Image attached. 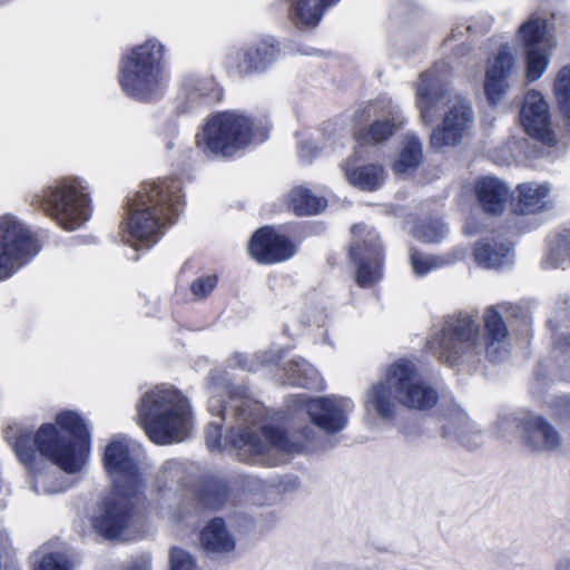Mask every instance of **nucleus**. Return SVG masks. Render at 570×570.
Masks as SVG:
<instances>
[{
  "label": "nucleus",
  "mask_w": 570,
  "mask_h": 570,
  "mask_svg": "<svg viewBox=\"0 0 570 570\" xmlns=\"http://www.w3.org/2000/svg\"><path fill=\"white\" fill-rule=\"evenodd\" d=\"M483 322L485 344L476 320L470 314L460 313L449 317L430 338V351L451 366L478 360L483 350L490 361H501L509 353V333L497 307L490 306L484 311Z\"/></svg>",
  "instance_id": "1"
},
{
  "label": "nucleus",
  "mask_w": 570,
  "mask_h": 570,
  "mask_svg": "<svg viewBox=\"0 0 570 570\" xmlns=\"http://www.w3.org/2000/svg\"><path fill=\"white\" fill-rule=\"evenodd\" d=\"M58 429L43 424L32 438L22 429L9 428L6 438L12 443L20 462L30 466L36 449L67 473H77L86 464L90 450V434L82 419L67 411L57 415Z\"/></svg>",
  "instance_id": "2"
},
{
  "label": "nucleus",
  "mask_w": 570,
  "mask_h": 570,
  "mask_svg": "<svg viewBox=\"0 0 570 570\" xmlns=\"http://www.w3.org/2000/svg\"><path fill=\"white\" fill-rule=\"evenodd\" d=\"M449 73L446 63H438L421 75L416 86V107L423 122L431 124L436 117V110L443 109L442 122L430 136L433 148L460 144L470 135L474 124L469 100L450 90Z\"/></svg>",
  "instance_id": "3"
},
{
  "label": "nucleus",
  "mask_w": 570,
  "mask_h": 570,
  "mask_svg": "<svg viewBox=\"0 0 570 570\" xmlns=\"http://www.w3.org/2000/svg\"><path fill=\"white\" fill-rule=\"evenodd\" d=\"M183 204L180 183L176 179L147 181L127 203L126 230L132 240L154 245L166 222L178 214Z\"/></svg>",
  "instance_id": "4"
},
{
  "label": "nucleus",
  "mask_w": 570,
  "mask_h": 570,
  "mask_svg": "<svg viewBox=\"0 0 570 570\" xmlns=\"http://www.w3.org/2000/svg\"><path fill=\"white\" fill-rule=\"evenodd\" d=\"M438 400V392L425 381L415 364L402 358L387 368L383 381L367 390L365 407L382 419H390L395 414L397 405L426 410L434 406Z\"/></svg>",
  "instance_id": "5"
},
{
  "label": "nucleus",
  "mask_w": 570,
  "mask_h": 570,
  "mask_svg": "<svg viewBox=\"0 0 570 570\" xmlns=\"http://www.w3.org/2000/svg\"><path fill=\"white\" fill-rule=\"evenodd\" d=\"M137 410L139 423L154 443L180 442L191 430L189 402L171 386L159 385L145 392Z\"/></svg>",
  "instance_id": "6"
},
{
  "label": "nucleus",
  "mask_w": 570,
  "mask_h": 570,
  "mask_svg": "<svg viewBox=\"0 0 570 570\" xmlns=\"http://www.w3.org/2000/svg\"><path fill=\"white\" fill-rule=\"evenodd\" d=\"M236 407L238 428L233 430L232 443L235 448L261 456L265 464H278L286 454L299 451V445L288 439L279 429L259 424L262 407L250 399L237 400L230 396Z\"/></svg>",
  "instance_id": "7"
},
{
  "label": "nucleus",
  "mask_w": 570,
  "mask_h": 570,
  "mask_svg": "<svg viewBox=\"0 0 570 570\" xmlns=\"http://www.w3.org/2000/svg\"><path fill=\"white\" fill-rule=\"evenodd\" d=\"M164 52L157 39H148L122 58L119 80L129 97L151 100L163 96L168 81Z\"/></svg>",
  "instance_id": "8"
},
{
  "label": "nucleus",
  "mask_w": 570,
  "mask_h": 570,
  "mask_svg": "<svg viewBox=\"0 0 570 570\" xmlns=\"http://www.w3.org/2000/svg\"><path fill=\"white\" fill-rule=\"evenodd\" d=\"M33 203L66 230L79 228L90 217L89 191L77 178L55 183L35 196Z\"/></svg>",
  "instance_id": "9"
},
{
  "label": "nucleus",
  "mask_w": 570,
  "mask_h": 570,
  "mask_svg": "<svg viewBox=\"0 0 570 570\" xmlns=\"http://www.w3.org/2000/svg\"><path fill=\"white\" fill-rule=\"evenodd\" d=\"M253 124L244 115L225 111L209 118L197 135V146L206 156L229 157L253 139Z\"/></svg>",
  "instance_id": "10"
},
{
  "label": "nucleus",
  "mask_w": 570,
  "mask_h": 570,
  "mask_svg": "<svg viewBox=\"0 0 570 570\" xmlns=\"http://www.w3.org/2000/svg\"><path fill=\"white\" fill-rule=\"evenodd\" d=\"M114 488L115 491L101 501L92 525L107 539L128 540L139 520L140 491Z\"/></svg>",
  "instance_id": "11"
},
{
  "label": "nucleus",
  "mask_w": 570,
  "mask_h": 570,
  "mask_svg": "<svg viewBox=\"0 0 570 570\" xmlns=\"http://www.w3.org/2000/svg\"><path fill=\"white\" fill-rule=\"evenodd\" d=\"M39 252L37 239L21 220L0 216V281L14 274Z\"/></svg>",
  "instance_id": "12"
},
{
  "label": "nucleus",
  "mask_w": 570,
  "mask_h": 570,
  "mask_svg": "<svg viewBox=\"0 0 570 570\" xmlns=\"http://www.w3.org/2000/svg\"><path fill=\"white\" fill-rule=\"evenodd\" d=\"M517 41L524 52L528 81L538 80L547 71L550 56L557 46L554 38L548 33L546 19L531 16L519 27Z\"/></svg>",
  "instance_id": "13"
},
{
  "label": "nucleus",
  "mask_w": 570,
  "mask_h": 570,
  "mask_svg": "<svg viewBox=\"0 0 570 570\" xmlns=\"http://www.w3.org/2000/svg\"><path fill=\"white\" fill-rule=\"evenodd\" d=\"M293 407L306 409L311 421L327 434L344 430L354 410L351 399L340 395L309 397L306 394L291 396Z\"/></svg>",
  "instance_id": "14"
},
{
  "label": "nucleus",
  "mask_w": 570,
  "mask_h": 570,
  "mask_svg": "<svg viewBox=\"0 0 570 570\" xmlns=\"http://www.w3.org/2000/svg\"><path fill=\"white\" fill-rule=\"evenodd\" d=\"M139 452V446L125 435L114 436L106 445L104 464L114 487L141 491L144 484L137 465Z\"/></svg>",
  "instance_id": "15"
},
{
  "label": "nucleus",
  "mask_w": 570,
  "mask_h": 570,
  "mask_svg": "<svg viewBox=\"0 0 570 570\" xmlns=\"http://www.w3.org/2000/svg\"><path fill=\"white\" fill-rule=\"evenodd\" d=\"M357 121L372 120L364 132H357L356 139L364 145H375L386 140L400 130L405 119L399 108L390 99H381L368 104L355 115Z\"/></svg>",
  "instance_id": "16"
},
{
  "label": "nucleus",
  "mask_w": 570,
  "mask_h": 570,
  "mask_svg": "<svg viewBox=\"0 0 570 570\" xmlns=\"http://www.w3.org/2000/svg\"><path fill=\"white\" fill-rule=\"evenodd\" d=\"M352 234L356 240L350 255L357 264L356 282L362 287L376 283L382 275V247L376 233L363 225H354Z\"/></svg>",
  "instance_id": "17"
},
{
  "label": "nucleus",
  "mask_w": 570,
  "mask_h": 570,
  "mask_svg": "<svg viewBox=\"0 0 570 570\" xmlns=\"http://www.w3.org/2000/svg\"><path fill=\"white\" fill-rule=\"evenodd\" d=\"M520 122L529 136L544 145H554L556 138L550 127L549 106L540 92L532 90L527 94L520 111Z\"/></svg>",
  "instance_id": "18"
},
{
  "label": "nucleus",
  "mask_w": 570,
  "mask_h": 570,
  "mask_svg": "<svg viewBox=\"0 0 570 570\" xmlns=\"http://www.w3.org/2000/svg\"><path fill=\"white\" fill-rule=\"evenodd\" d=\"M250 256L258 263L273 264L291 258L295 253L294 245L273 227L258 229L248 244Z\"/></svg>",
  "instance_id": "19"
},
{
  "label": "nucleus",
  "mask_w": 570,
  "mask_h": 570,
  "mask_svg": "<svg viewBox=\"0 0 570 570\" xmlns=\"http://www.w3.org/2000/svg\"><path fill=\"white\" fill-rule=\"evenodd\" d=\"M515 68V56L509 45L500 46L485 69L484 91L491 105H497L509 89L508 79Z\"/></svg>",
  "instance_id": "20"
},
{
  "label": "nucleus",
  "mask_w": 570,
  "mask_h": 570,
  "mask_svg": "<svg viewBox=\"0 0 570 570\" xmlns=\"http://www.w3.org/2000/svg\"><path fill=\"white\" fill-rule=\"evenodd\" d=\"M279 57V49L271 40H262L235 51L230 67L239 76L263 72Z\"/></svg>",
  "instance_id": "21"
},
{
  "label": "nucleus",
  "mask_w": 570,
  "mask_h": 570,
  "mask_svg": "<svg viewBox=\"0 0 570 570\" xmlns=\"http://www.w3.org/2000/svg\"><path fill=\"white\" fill-rule=\"evenodd\" d=\"M340 0H291L288 18L299 30L314 29L325 10Z\"/></svg>",
  "instance_id": "22"
},
{
  "label": "nucleus",
  "mask_w": 570,
  "mask_h": 570,
  "mask_svg": "<svg viewBox=\"0 0 570 570\" xmlns=\"http://www.w3.org/2000/svg\"><path fill=\"white\" fill-rule=\"evenodd\" d=\"M523 442L532 450L553 451L561 445L556 429L542 417H532L523 423Z\"/></svg>",
  "instance_id": "23"
},
{
  "label": "nucleus",
  "mask_w": 570,
  "mask_h": 570,
  "mask_svg": "<svg viewBox=\"0 0 570 570\" xmlns=\"http://www.w3.org/2000/svg\"><path fill=\"white\" fill-rule=\"evenodd\" d=\"M549 194L550 188L546 184H520L518 186V198L513 205V212L520 215L542 212L551 204Z\"/></svg>",
  "instance_id": "24"
},
{
  "label": "nucleus",
  "mask_w": 570,
  "mask_h": 570,
  "mask_svg": "<svg viewBox=\"0 0 570 570\" xmlns=\"http://www.w3.org/2000/svg\"><path fill=\"white\" fill-rule=\"evenodd\" d=\"M475 262L487 268H501L512 263L511 247L495 238H484L474 247Z\"/></svg>",
  "instance_id": "25"
},
{
  "label": "nucleus",
  "mask_w": 570,
  "mask_h": 570,
  "mask_svg": "<svg viewBox=\"0 0 570 570\" xmlns=\"http://www.w3.org/2000/svg\"><path fill=\"white\" fill-rule=\"evenodd\" d=\"M476 196L485 212L500 214L510 196L505 184L493 177L480 179L475 187Z\"/></svg>",
  "instance_id": "26"
},
{
  "label": "nucleus",
  "mask_w": 570,
  "mask_h": 570,
  "mask_svg": "<svg viewBox=\"0 0 570 570\" xmlns=\"http://www.w3.org/2000/svg\"><path fill=\"white\" fill-rule=\"evenodd\" d=\"M200 543L208 552L226 553L235 548V540L222 519H213L200 533Z\"/></svg>",
  "instance_id": "27"
},
{
  "label": "nucleus",
  "mask_w": 570,
  "mask_h": 570,
  "mask_svg": "<svg viewBox=\"0 0 570 570\" xmlns=\"http://www.w3.org/2000/svg\"><path fill=\"white\" fill-rule=\"evenodd\" d=\"M445 439H456L464 446L475 449L481 443V432L474 426L470 419L464 414H456L451 417L443 428Z\"/></svg>",
  "instance_id": "28"
},
{
  "label": "nucleus",
  "mask_w": 570,
  "mask_h": 570,
  "mask_svg": "<svg viewBox=\"0 0 570 570\" xmlns=\"http://www.w3.org/2000/svg\"><path fill=\"white\" fill-rule=\"evenodd\" d=\"M285 382L293 386L306 389L323 386L318 372L303 358H293L286 364Z\"/></svg>",
  "instance_id": "29"
},
{
  "label": "nucleus",
  "mask_w": 570,
  "mask_h": 570,
  "mask_svg": "<svg viewBox=\"0 0 570 570\" xmlns=\"http://www.w3.org/2000/svg\"><path fill=\"white\" fill-rule=\"evenodd\" d=\"M344 170L348 183L363 190H375L385 179L383 167L377 165L361 166L355 169L346 166Z\"/></svg>",
  "instance_id": "30"
},
{
  "label": "nucleus",
  "mask_w": 570,
  "mask_h": 570,
  "mask_svg": "<svg viewBox=\"0 0 570 570\" xmlns=\"http://www.w3.org/2000/svg\"><path fill=\"white\" fill-rule=\"evenodd\" d=\"M327 205L326 199L317 197L311 190L297 187L289 194V206L298 216L316 215Z\"/></svg>",
  "instance_id": "31"
},
{
  "label": "nucleus",
  "mask_w": 570,
  "mask_h": 570,
  "mask_svg": "<svg viewBox=\"0 0 570 570\" xmlns=\"http://www.w3.org/2000/svg\"><path fill=\"white\" fill-rule=\"evenodd\" d=\"M462 257V252H455L444 256H432L412 250L410 254V262L413 274L422 277L430 271L453 264Z\"/></svg>",
  "instance_id": "32"
},
{
  "label": "nucleus",
  "mask_w": 570,
  "mask_h": 570,
  "mask_svg": "<svg viewBox=\"0 0 570 570\" xmlns=\"http://www.w3.org/2000/svg\"><path fill=\"white\" fill-rule=\"evenodd\" d=\"M422 161V145L414 135L404 137V146L401 149L399 159L394 163V171L404 174L407 170L415 169Z\"/></svg>",
  "instance_id": "33"
},
{
  "label": "nucleus",
  "mask_w": 570,
  "mask_h": 570,
  "mask_svg": "<svg viewBox=\"0 0 570 570\" xmlns=\"http://www.w3.org/2000/svg\"><path fill=\"white\" fill-rule=\"evenodd\" d=\"M183 86L190 101L210 102L218 99V90L212 78L189 76L184 80Z\"/></svg>",
  "instance_id": "34"
},
{
  "label": "nucleus",
  "mask_w": 570,
  "mask_h": 570,
  "mask_svg": "<svg viewBox=\"0 0 570 570\" xmlns=\"http://www.w3.org/2000/svg\"><path fill=\"white\" fill-rule=\"evenodd\" d=\"M553 92L560 108L570 118V65L558 71L553 83Z\"/></svg>",
  "instance_id": "35"
},
{
  "label": "nucleus",
  "mask_w": 570,
  "mask_h": 570,
  "mask_svg": "<svg viewBox=\"0 0 570 570\" xmlns=\"http://www.w3.org/2000/svg\"><path fill=\"white\" fill-rule=\"evenodd\" d=\"M32 570H69L67 560L57 552L38 550L31 557Z\"/></svg>",
  "instance_id": "36"
},
{
  "label": "nucleus",
  "mask_w": 570,
  "mask_h": 570,
  "mask_svg": "<svg viewBox=\"0 0 570 570\" xmlns=\"http://www.w3.org/2000/svg\"><path fill=\"white\" fill-rule=\"evenodd\" d=\"M448 229L440 219H431L425 223L419 224L414 228V236L424 243H434L441 240Z\"/></svg>",
  "instance_id": "37"
},
{
  "label": "nucleus",
  "mask_w": 570,
  "mask_h": 570,
  "mask_svg": "<svg viewBox=\"0 0 570 570\" xmlns=\"http://www.w3.org/2000/svg\"><path fill=\"white\" fill-rule=\"evenodd\" d=\"M208 393L210 394L208 409L212 414L220 416L225 410L224 401L222 400L220 392L232 393L229 390V385L227 383H222L219 377H216L214 374L209 377Z\"/></svg>",
  "instance_id": "38"
},
{
  "label": "nucleus",
  "mask_w": 570,
  "mask_h": 570,
  "mask_svg": "<svg viewBox=\"0 0 570 570\" xmlns=\"http://www.w3.org/2000/svg\"><path fill=\"white\" fill-rule=\"evenodd\" d=\"M519 553L511 548H502L491 553V562L499 568H509L519 564Z\"/></svg>",
  "instance_id": "39"
},
{
  "label": "nucleus",
  "mask_w": 570,
  "mask_h": 570,
  "mask_svg": "<svg viewBox=\"0 0 570 570\" xmlns=\"http://www.w3.org/2000/svg\"><path fill=\"white\" fill-rule=\"evenodd\" d=\"M217 278L214 275L203 276L195 279L190 285V291L193 295L203 299L207 297L216 287Z\"/></svg>",
  "instance_id": "40"
},
{
  "label": "nucleus",
  "mask_w": 570,
  "mask_h": 570,
  "mask_svg": "<svg viewBox=\"0 0 570 570\" xmlns=\"http://www.w3.org/2000/svg\"><path fill=\"white\" fill-rule=\"evenodd\" d=\"M183 475V468L181 464L176 460H168L166 461L159 472H158V481L166 483V482H177L181 479Z\"/></svg>",
  "instance_id": "41"
},
{
  "label": "nucleus",
  "mask_w": 570,
  "mask_h": 570,
  "mask_svg": "<svg viewBox=\"0 0 570 570\" xmlns=\"http://www.w3.org/2000/svg\"><path fill=\"white\" fill-rule=\"evenodd\" d=\"M194 560L186 551L174 548L170 552V570H193Z\"/></svg>",
  "instance_id": "42"
},
{
  "label": "nucleus",
  "mask_w": 570,
  "mask_h": 570,
  "mask_svg": "<svg viewBox=\"0 0 570 570\" xmlns=\"http://www.w3.org/2000/svg\"><path fill=\"white\" fill-rule=\"evenodd\" d=\"M220 422H212L206 429V443L212 450L219 449L220 446Z\"/></svg>",
  "instance_id": "43"
},
{
  "label": "nucleus",
  "mask_w": 570,
  "mask_h": 570,
  "mask_svg": "<svg viewBox=\"0 0 570 570\" xmlns=\"http://www.w3.org/2000/svg\"><path fill=\"white\" fill-rule=\"evenodd\" d=\"M49 480L48 475L38 474L33 480V490L38 493H55L62 490V488H49L47 487V482Z\"/></svg>",
  "instance_id": "44"
},
{
  "label": "nucleus",
  "mask_w": 570,
  "mask_h": 570,
  "mask_svg": "<svg viewBox=\"0 0 570 570\" xmlns=\"http://www.w3.org/2000/svg\"><path fill=\"white\" fill-rule=\"evenodd\" d=\"M228 362L233 366H239L246 368L247 371H255L256 366L252 363L247 362V357L242 353H235L229 358Z\"/></svg>",
  "instance_id": "45"
},
{
  "label": "nucleus",
  "mask_w": 570,
  "mask_h": 570,
  "mask_svg": "<svg viewBox=\"0 0 570 570\" xmlns=\"http://www.w3.org/2000/svg\"><path fill=\"white\" fill-rule=\"evenodd\" d=\"M315 147L311 142H304L301 145L299 157L309 160L314 156Z\"/></svg>",
  "instance_id": "46"
},
{
  "label": "nucleus",
  "mask_w": 570,
  "mask_h": 570,
  "mask_svg": "<svg viewBox=\"0 0 570 570\" xmlns=\"http://www.w3.org/2000/svg\"><path fill=\"white\" fill-rule=\"evenodd\" d=\"M224 494L219 493L217 497H215L214 499H209L207 498V495H204L202 498V500L204 501V503L208 507H212V508H218L219 505L223 504L224 502Z\"/></svg>",
  "instance_id": "47"
},
{
  "label": "nucleus",
  "mask_w": 570,
  "mask_h": 570,
  "mask_svg": "<svg viewBox=\"0 0 570 570\" xmlns=\"http://www.w3.org/2000/svg\"><path fill=\"white\" fill-rule=\"evenodd\" d=\"M556 570H570V557H561L556 563Z\"/></svg>",
  "instance_id": "48"
},
{
  "label": "nucleus",
  "mask_w": 570,
  "mask_h": 570,
  "mask_svg": "<svg viewBox=\"0 0 570 570\" xmlns=\"http://www.w3.org/2000/svg\"><path fill=\"white\" fill-rule=\"evenodd\" d=\"M465 30L468 32L475 33V35L483 32V30L479 29L476 26L471 24V23L466 26Z\"/></svg>",
  "instance_id": "49"
},
{
  "label": "nucleus",
  "mask_w": 570,
  "mask_h": 570,
  "mask_svg": "<svg viewBox=\"0 0 570 570\" xmlns=\"http://www.w3.org/2000/svg\"><path fill=\"white\" fill-rule=\"evenodd\" d=\"M462 35H463V32L461 31L460 28H456L455 30L452 31V38L453 39H456L458 36H462Z\"/></svg>",
  "instance_id": "50"
},
{
  "label": "nucleus",
  "mask_w": 570,
  "mask_h": 570,
  "mask_svg": "<svg viewBox=\"0 0 570 570\" xmlns=\"http://www.w3.org/2000/svg\"><path fill=\"white\" fill-rule=\"evenodd\" d=\"M568 407H569V413H570V401H569Z\"/></svg>",
  "instance_id": "51"
}]
</instances>
